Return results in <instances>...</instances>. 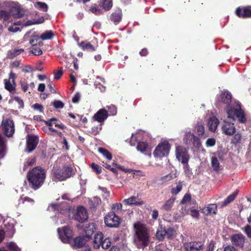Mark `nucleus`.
I'll return each instance as SVG.
<instances>
[{"label":"nucleus","mask_w":251,"mask_h":251,"mask_svg":"<svg viewBox=\"0 0 251 251\" xmlns=\"http://www.w3.org/2000/svg\"><path fill=\"white\" fill-rule=\"evenodd\" d=\"M182 189V184L181 183H179L177 184L176 187L173 188L171 190V192L173 194H176L179 193Z\"/></svg>","instance_id":"49"},{"label":"nucleus","mask_w":251,"mask_h":251,"mask_svg":"<svg viewBox=\"0 0 251 251\" xmlns=\"http://www.w3.org/2000/svg\"><path fill=\"white\" fill-rule=\"evenodd\" d=\"M56 121H57V119L56 118H53L50 119V120H49L48 121H45V123H46V124L47 125H48V126L50 127L53 124H54V122H56Z\"/></svg>","instance_id":"59"},{"label":"nucleus","mask_w":251,"mask_h":251,"mask_svg":"<svg viewBox=\"0 0 251 251\" xmlns=\"http://www.w3.org/2000/svg\"><path fill=\"white\" fill-rule=\"evenodd\" d=\"M136 148L138 151L145 153L149 150V146L146 142H140L138 143Z\"/></svg>","instance_id":"32"},{"label":"nucleus","mask_w":251,"mask_h":251,"mask_svg":"<svg viewBox=\"0 0 251 251\" xmlns=\"http://www.w3.org/2000/svg\"><path fill=\"white\" fill-rule=\"evenodd\" d=\"M191 200V196L189 194H186L181 201V203L184 204L189 202Z\"/></svg>","instance_id":"57"},{"label":"nucleus","mask_w":251,"mask_h":251,"mask_svg":"<svg viewBox=\"0 0 251 251\" xmlns=\"http://www.w3.org/2000/svg\"><path fill=\"white\" fill-rule=\"evenodd\" d=\"M20 83L21 84L22 89L25 91L26 92L27 90L28 85L27 82L25 80H21L20 81Z\"/></svg>","instance_id":"52"},{"label":"nucleus","mask_w":251,"mask_h":251,"mask_svg":"<svg viewBox=\"0 0 251 251\" xmlns=\"http://www.w3.org/2000/svg\"><path fill=\"white\" fill-rule=\"evenodd\" d=\"M86 239L84 237H77L73 240V244L72 246L74 247L81 248L86 244Z\"/></svg>","instance_id":"27"},{"label":"nucleus","mask_w":251,"mask_h":251,"mask_svg":"<svg viewBox=\"0 0 251 251\" xmlns=\"http://www.w3.org/2000/svg\"><path fill=\"white\" fill-rule=\"evenodd\" d=\"M211 165L213 169L218 171L220 169V164L218 158L216 157L212 156L211 158Z\"/></svg>","instance_id":"36"},{"label":"nucleus","mask_w":251,"mask_h":251,"mask_svg":"<svg viewBox=\"0 0 251 251\" xmlns=\"http://www.w3.org/2000/svg\"><path fill=\"white\" fill-rule=\"evenodd\" d=\"M220 100L223 103L226 104L229 103L231 100V95L230 93L227 90L222 91L220 95Z\"/></svg>","instance_id":"28"},{"label":"nucleus","mask_w":251,"mask_h":251,"mask_svg":"<svg viewBox=\"0 0 251 251\" xmlns=\"http://www.w3.org/2000/svg\"><path fill=\"white\" fill-rule=\"evenodd\" d=\"M100 190L101 191L102 197L106 199L109 197V193L107 192L106 189L105 188H102L100 189Z\"/></svg>","instance_id":"58"},{"label":"nucleus","mask_w":251,"mask_h":251,"mask_svg":"<svg viewBox=\"0 0 251 251\" xmlns=\"http://www.w3.org/2000/svg\"><path fill=\"white\" fill-rule=\"evenodd\" d=\"M0 130L6 137H11L13 136L15 132L14 122L9 119L3 120L0 126Z\"/></svg>","instance_id":"7"},{"label":"nucleus","mask_w":251,"mask_h":251,"mask_svg":"<svg viewBox=\"0 0 251 251\" xmlns=\"http://www.w3.org/2000/svg\"><path fill=\"white\" fill-rule=\"evenodd\" d=\"M226 111L228 118L232 120L237 119L240 123H244L246 121L244 112L238 102L227 105Z\"/></svg>","instance_id":"3"},{"label":"nucleus","mask_w":251,"mask_h":251,"mask_svg":"<svg viewBox=\"0 0 251 251\" xmlns=\"http://www.w3.org/2000/svg\"><path fill=\"white\" fill-rule=\"evenodd\" d=\"M219 124V121L215 115L213 114L209 115L207 120V126L210 131L215 132Z\"/></svg>","instance_id":"17"},{"label":"nucleus","mask_w":251,"mask_h":251,"mask_svg":"<svg viewBox=\"0 0 251 251\" xmlns=\"http://www.w3.org/2000/svg\"><path fill=\"white\" fill-rule=\"evenodd\" d=\"M48 208L49 210L53 211L56 209L58 210L59 208V205L57 204L51 203L49 205Z\"/></svg>","instance_id":"63"},{"label":"nucleus","mask_w":251,"mask_h":251,"mask_svg":"<svg viewBox=\"0 0 251 251\" xmlns=\"http://www.w3.org/2000/svg\"><path fill=\"white\" fill-rule=\"evenodd\" d=\"M99 151L108 160H111L112 159V155L111 153L106 150L103 148H100L99 149Z\"/></svg>","instance_id":"38"},{"label":"nucleus","mask_w":251,"mask_h":251,"mask_svg":"<svg viewBox=\"0 0 251 251\" xmlns=\"http://www.w3.org/2000/svg\"><path fill=\"white\" fill-rule=\"evenodd\" d=\"M245 231L248 236L251 238V226H247L245 228Z\"/></svg>","instance_id":"61"},{"label":"nucleus","mask_w":251,"mask_h":251,"mask_svg":"<svg viewBox=\"0 0 251 251\" xmlns=\"http://www.w3.org/2000/svg\"><path fill=\"white\" fill-rule=\"evenodd\" d=\"M111 19L114 22L118 23L121 20V14L120 12L114 13L112 14Z\"/></svg>","instance_id":"40"},{"label":"nucleus","mask_w":251,"mask_h":251,"mask_svg":"<svg viewBox=\"0 0 251 251\" xmlns=\"http://www.w3.org/2000/svg\"><path fill=\"white\" fill-rule=\"evenodd\" d=\"M238 191L236 190L232 194L230 195L223 202L220 203L222 207L226 206L231 202L236 197L238 194Z\"/></svg>","instance_id":"29"},{"label":"nucleus","mask_w":251,"mask_h":251,"mask_svg":"<svg viewBox=\"0 0 251 251\" xmlns=\"http://www.w3.org/2000/svg\"><path fill=\"white\" fill-rule=\"evenodd\" d=\"M171 145L166 140H162L156 147L153 152L155 157L162 158L169 154Z\"/></svg>","instance_id":"6"},{"label":"nucleus","mask_w":251,"mask_h":251,"mask_svg":"<svg viewBox=\"0 0 251 251\" xmlns=\"http://www.w3.org/2000/svg\"><path fill=\"white\" fill-rule=\"evenodd\" d=\"M177 175H178V174L176 172L174 173H173L172 172V173H171L169 174H168L166 176L162 177L161 178V180L163 182H167V181H169L172 180L173 178L176 177Z\"/></svg>","instance_id":"34"},{"label":"nucleus","mask_w":251,"mask_h":251,"mask_svg":"<svg viewBox=\"0 0 251 251\" xmlns=\"http://www.w3.org/2000/svg\"><path fill=\"white\" fill-rule=\"evenodd\" d=\"M166 229L162 227H160L156 233V238L159 240L162 241L164 239V237L166 236Z\"/></svg>","instance_id":"31"},{"label":"nucleus","mask_w":251,"mask_h":251,"mask_svg":"<svg viewBox=\"0 0 251 251\" xmlns=\"http://www.w3.org/2000/svg\"><path fill=\"white\" fill-rule=\"evenodd\" d=\"M59 237L61 241L64 243H70L73 236L72 230L68 226L58 228L57 230Z\"/></svg>","instance_id":"8"},{"label":"nucleus","mask_w":251,"mask_h":251,"mask_svg":"<svg viewBox=\"0 0 251 251\" xmlns=\"http://www.w3.org/2000/svg\"><path fill=\"white\" fill-rule=\"evenodd\" d=\"M216 144V140L214 138H209L207 139L205 144L207 147H211L214 146Z\"/></svg>","instance_id":"46"},{"label":"nucleus","mask_w":251,"mask_h":251,"mask_svg":"<svg viewBox=\"0 0 251 251\" xmlns=\"http://www.w3.org/2000/svg\"><path fill=\"white\" fill-rule=\"evenodd\" d=\"M19 67V69L25 73H29L31 71V68L29 66H19V63L17 62V67Z\"/></svg>","instance_id":"48"},{"label":"nucleus","mask_w":251,"mask_h":251,"mask_svg":"<svg viewBox=\"0 0 251 251\" xmlns=\"http://www.w3.org/2000/svg\"><path fill=\"white\" fill-rule=\"evenodd\" d=\"M90 10L91 12L95 14H99L100 13V11L99 9L96 7L95 6H93L91 7Z\"/></svg>","instance_id":"62"},{"label":"nucleus","mask_w":251,"mask_h":251,"mask_svg":"<svg viewBox=\"0 0 251 251\" xmlns=\"http://www.w3.org/2000/svg\"><path fill=\"white\" fill-rule=\"evenodd\" d=\"M237 16L242 18H248L251 17V7H238L236 10Z\"/></svg>","instance_id":"18"},{"label":"nucleus","mask_w":251,"mask_h":251,"mask_svg":"<svg viewBox=\"0 0 251 251\" xmlns=\"http://www.w3.org/2000/svg\"><path fill=\"white\" fill-rule=\"evenodd\" d=\"M39 142L37 136L34 135H28L26 141V151L30 153L34 151L36 148Z\"/></svg>","instance_id":"13"},{"label":"nucleus","mask_w":251,"mask_h":251,"mask_svg":"<svg viewBox=\"0 0 251 251\" xmlns=\"http://www.w3.org/2000/svg\"><path fill=\"white\" fill-rule=\"evenodd\" d=\"M222 132L227 136H232L235 133L236 127L234 124L224 121L221 127Z\"/></svg>","instance_id":"14"},{"label":"nucleus","mask_w":251,"mask_h":251,"mask_svg":"<svg viewBox=\"0 0 251 251\" xmlns=\"http://www.w3.org/2000/svg\"><path fill=\"white\" fill-rule=\"evenodd\" d=\"M53 179L58 181H63L70 177L72 174V168L70 167H64L62 169L53 168Z\"/></svg>","instance_id":"5"},{"label":"nucleus","mask_w":251,"mask_h":251,"mask_svg":"<svg viewBox=\"0 0 251 251\" xmlns=\"http://www.w3.org/2000/svg\"><path fill=\"white\" fill-rule=\"evenodd\" d=\"M175 198H171L162 205L161 209L165 211H170L172 209L175 202Z\"/></svg>","instance_id":"30"},{"label":"nucleus","mask_w":251,"mask_h":251,"mask_svg":"<svg viewBox=\"0 0 251 251\" xmlns=\"http://www.w3.org/2000/svg\"><path fill=\"white\" fill-rule=\"evenodd\" d=\"M166 236L167 237L168 239L172 238L174 237L176 234L175 230L172 227L168 228L167 229H166Z\"/></svg>","instance_id":"42"},{"label":"nucleus","mask_w":251,"mask_h":251,"mask_svg":"<svg viewBox=\"0 0 251 251\" xmlns=\"http://www.w3.org/2000/svg\"><path fill=\"white\" fill-rule=\"evenodd\" d=\"M122 208V204L121 203H116L112 206V209L115 211L117 212L119 210H121Z\"/></svg>","instance_id":"53"},{"label":"nucleus","mask_w":251,"mask_h":251,"mask_svg":"<svg viewBox=\"0 0 251 251\" xmlns=\"http://www.w3.org/2000/svg\"><path fill=\"white\" fill-rule=\"evenodd\" d=\"M92 169L97 173L100 174L101 173V167L97 164L92 163L91 165Z\"/></svg>","instance_id":"54"},{"label":"nucleus","mask_w":251,"mask_h":251,"mask_svg":"<svg viewBox=\"0 0 251 251\" xmlns=\"http://www.w3.org/2000/svg\"><path fill=\"white\" fill-rule=\"evenodd\" d=\"M34 6L35 8L43 10L45 12L47 11L48 9V6L47 4L46 3L43 2H36L34 3Z\"/></svg>","instance_id":"35"},{"label":"nucleus","mask_w":251,"mask_h":251,"mask_svg":"<svg viewBox=\"0 0 251 251\" xmlns=\"http://www.w3.org/2000/svg\"><path fill=\"white\" fill-rule=\"evenodd\" d=\"M108 116L107 111L104 108H101L94 114L93 119L100 123H103L106 120Z\"/></svg>","instance_id":"15"},{"label":"nucleus","mask_w":251,"mask_h":251,"mask_svg":"<svg viewBox=\"0 0 251 251\" xmlns=\"http://www.w3.org/2000/svg\"><path fill=\"white\" fill-rule=\"evenodd\" d=\"M15 74L11 72L9 74V77L8 79H4V85L5 88L8 90L9 92H11L12 91H14L15 89L14 86L15 85Z\"/></svg>","instance_id":"19"},{"label":"nucleus","mask_w":251,"mask_h":251,"mask_svg":"<svg viewBox=\"0 0 251 251\" xmlns=\"http://www.w3.org/2000/svg\"><path fill=\"white\" fill-rule=\"evenodd\" d=\"M101 202V200L98 197H94L91 200V206L93 207H95L98 205Z\"/></svg>","instance_id":"47"},{"label":"nucleus","mask_w":251,"mask_h":251,"mask_svg":"<svg viewBox=\"0 0 251 251\" xmlns=\"http://www.w3.org/2000/svg\"><path fill=\"white\" fill-rule=\"evenodd\" d=\"M80 95L79 93H76L74 97L73 98L72 101L74 103H76L78 102L80 99Z\"/></svg>","instance_id":"64"},{"label":"nucleus","mask_w":251,"mask_h":251,"mask_svg":"<svg viewBox=\"0 0 251 251\" xmlns=\"http://www.w3.org/2000/svg\"><path fill=\"white\" fill-rule=\"evenodd\" d=\"M135 232V242L141 246L147 245L149 240V234L146 226L140 222L134 225Z\"/></svg>","instance_id":"2"},{"label":"nucleus","mask_w":251,"mask_h":251,"mask_svg":"<svg viewBox=\"0 0 251 251\" xmlns=\"http://www.w3.org/2000/svg\"><path fill=\"white\" fill-rule=\"evenodd\" d=\"M75 218L79 222H83L87 219V212L83 206H79L77 208Z\"/></svg>","instance_id":"16"},{"label":"nucleus","mask_w":251,"mask_h":251,"mask_svg":"<svg viewBox=\"0 0 251 251\" xmlns=\"http://www.w3.org/2000/svg\"><path fill=\"white\" fill-rule=\"evenodd\" d=\"M103 239V234L101 232L97 233L95 235L93 240V246L95 249H99L101 246Z\"/></svg>","instance_id":"26"},{"label":"nucleus","mask_w":251,"mask_h":251,"mask_svg":"<svg viewBox=\"0 0 251 251\" xmlns=\"http://www.w3.org/2000/svg\"><path fill=\"white\" fill-rule=\"evenodd\" d=\"M176 154L177 159L182 164L187 163L189 160V155L186 149L182 146H176Z\"/></svg>","instance_id":"10"},{"label":"nucleus","mask_w":251,"mask_h":251,"mask_svg":"<svg viewBox=\"0 0 251 251\" xmlns=\"http://www.w3.org/2000/svg\"><path fill=\"white\" fill-rule=\"evenodd\" d=\"M117 168L120 169V170H121L122 171H123V172H124L125 173H131L133 174L134 175L135 174V173L140 172V171H137V170H132V169H126L125 168H124V167L120 166V165H117Z\"/></svg>","instance_id":"44"},{"label":"nucleus","mask_w":251,"mask_h":251,"mask_svg":"<svg viewBox=\"0 0 251 251\" xmlns=\"http://www.w3.org/2000/svg\"><path fill=\"white\" fill-rule=\"evenodd\" d=\"M46 177V171L42 168H33L28 173V179L34 189L40 187L44 183Z\"/></svg>","instance_id":"1"},{"label":"nucleus","mask_w":251,"mask_h":251,"mask_svg":"<svg viewBox=\"0 0 251 251\" xmlns=\"http://www.w3.org/2000/svg\"><path fill=\"white\" fill-rule=\"evenodd\" d=\"M231 241L233 245L239 247H243L244 244V237L241 234L233 235L231 238Z\"/></svg>","instance_id":"22"},{"label":"nucleus","mask_w":251,"mask_h":251,"mask_svg":"<svg viewBox=\"0 0 251 251\" xmlns=\"http://www.w3.org/2000/svg\"><path fill=\"white\" fill-rule=\"evenodd\" d=\"M231 140V143L235 145H242L244 143L246 138L241 132H235Z\"/></svg>","instance_id":"20"},{"label":"nucleus","mask_w":251,"mask_h":251,"mask_svg":"<svg viewBox=\"0 0 251 251\" xmlns=\"http://www.w3.org/2000/svg\"><path fill=\"white\" fill-rule=\"evenodd\" d=\"M111 244V241L108 238H106L104 240L103 239L101 247L103 249L108 248Z\"/></svg>","instance_id":"43"},{"label":"nucleus","mask_w":251,"mask_h":251,"mask_svg":"<svg viewBox=\"0 0 251 251\" xmlns=\"http://www.w3.org/2000/svg\"><path fill=\"white\" fill-rule=\"evenodd\" d=\"M120 220V218L114 212H111L105 217L104 223L107 226L116 227L119 225Z\"/></svg>","instance_id":"9"},{"label":"nucleus","mask_w":251,"mask_h":251,"mask_svg":"<svg viewBox=\"0 0 251 251\" xmlns=\"http://www.w3.org/2000/svg\"><path fill=\"white\" fill-rule=\"evenodd\" d=\"M32 107L35 110L38 111L41 113H43V107L41 104L35 103L32 106Z\"/></svg>","instance_id":"51"},{"label":"nucleus","mask_w":251,"mask_h":251,"mask_svg":"<svg viewBox=\"0 0 251 251\" xmlns=\"http://www.w3.org/2000/svg\"><path fill=\"white\" fill-rule=\"evenodd\" d=\"M35 161L36 159L35 158L28 159L25 164V166H32L35 163Z\"/></svg>","instance_id":"56"},{"label":"nucleus","mask_w":251,"mask_h":251,"mask_svg":"<svg viewBox=\"0 0 251 251\" xmlns=\"http://www.w3.org/2000/svg\"><path fill=\"white\" fill-rule=\"evenodd\" d=\"M63 75V71L61 69L59 70L54 74V78L55 79H59Z\"/></svg>","instance_id":"60"},{"label":"nucleus","mask_w":251,"mask_h":251,"mask_svg":"<svg viewBox=\"0 0 251 251\" xmlns=\"http://www.w3.org/2000/svg\"><path fill=\"white\" fill-rule=\"evenodd\" d=\"M217 205L215 204H209L201 209V212L206 215H215L217 211Z\"/></svg>","instance_id":"23"},{"label":"nucleus","mask_w":251,"mask_h":251,"mask_svg":"<svg viewBox=\"0 0 251 251\" xmlns=\"http://www.w3.org/2000/svg\"><path fill=\"white\" fill-rule=\"evenodd\" d=\"M108 113L110 116H115L117 114V108L115 106L113 105L107 106Z\"/></svg>","instance_id":"39"},{"label":"nucleus","mask_w":251,"mask_h":251,"mask_svg":"<svg viewBox=\"0 0 251 251\" xmlns=\"http://www.w3.org/2000/svg\"><path fill=\"white\" fill-rule=\"evenodd\" d=\"M39 39V36H34L32 39H30V43L32 45L31 52L35 55H39L42 54L43 51L40 47L43 46V43L41 41L38 42Z\"/></svg>","instance_id":"12"},{"label":"nucleus","mask_w":251,"mask_h":251,"mask_svg":"<svg viewBox=\"0 0 251 251\" xmlns=\"http://www.w3.org/2000/svg\"><path fill=\"white\" fill-rule=\"evenodd\" d=\"M190 215L192 217L198 219L199 217V212L196 209H191L190 210Z\"/></svg>","instance_id":"55"},{"label":"nucleus","mask_w":251,"mask_h":251,"mask_svg":"<svg viewBox=\"0 0 251 251\" xmlns=\"http://www.w3.org/2000/svg\"><path fill=\"white\" fill-rule=\"evenodd\" d=\"M78 45L82 49V50L88 51H94L96 50L97 47V45L94 46L90 43L87 41L81 42V43H78Z\"/></svg>","instance_id":"25"},{"label":"nucleus","mask_w":251,"mask_h":251,"mask_svg":"<svg viewBox=\"0 0 251 251\" xmlns=\"http://www.w3.org/2000/svg\"><path fill=\"white\" fill-rule=\"evenodd\" d=\"M101 6L105 10H109L112 6V0H103Z\"/></svg>","instance_id":"37"},{"label":"nucleus","mask_w":251,"mask_h":251,"mask_svg":"<svg viewBox=\"0 0 251 251\" xmlns=\"http://www.w3.org/2000/svg\"><path fill=\"white\" fill-rule=\"evenodd\" d=\"M52 105L55 108H62L64 107V103L60 100H54Z\"/></svg>","instance_id":"50"},{"label":"nucleus","mask_w":251,"mask_h":251,"mask_svg":"<svg viewBox=\"0 0 251 251\" xmlns=\"http://www.w3.org/2000/svg\"><path fill=\"white\" fill-rule=\"evenodd\" d=\"M53 33L51 30H47L43 33L39 37V39L43 40H50L53 37Z\"/></svg>","instance_id":"33"},{"label":"nucleus","mask_w":251,"mask_h":251,"mask_svg":"<svg viewBox=\"0 0 251 251\" xmlns=\"http://www.w3.org/2000/svg\"><path fill=\"white\" fill-rule=\"evenodd\" d=\"M203 244L201 242H192L185 243L184 247L187 251H198L201 250Z\"/></svg>","instance_id":"21"},{"label":"nucleus","mask_w":251,"mask_h":251,"mask_svg":"<svg viewBox=\"0 0 251 251\" xmlns=\"http://www.w3.org/2000/svg\"><path fill=\"white\" fill-rule=\"evenodd\" d=\"M25 14V11L21 5L17 3V18L22 17Z\"/></svg>","instance_id":"45"},{"label":"nucleus","mask_w":251,"mask_h":251,"mask_svg":"<svg viewBox=\"0 0 251 251\" xmlns=\"http://www.w3.org/2000/svg\"><path fill=\"white\" fill-rule=\"evenodd\" d=\"M123 203L126 205H141L144 204V202L139 201L138 198L136 196H132L128 199H125L123 201Z\"/></svg>","instance_id":"24"},{"label":"nucleus","mask_w":251,"mask_h":251,"mask_svg":"<svg viewBox=\"0 0 251 251\" xmlns=\"http://www.w3.org/2000/svg\"><path fill=\"white\" fill-rule=\"evenodd\" d=\"M197 133L200 136H203L204 133V128L202 125L198 124L196 126Z\"/></svg>","instance_id":"41"},{"label":"nucleus","mask_w":251,"mask_h":251,"mask_svg":"<svg viewBox=\"0 0 251 251\" xmlns=\"http://www.w3.org/2000/svg\"><path fill=\"white\" fill-rule=\"evenodd\" d=\"M5 9L0 10V20L4 21L10 20L11 16L16 18V3L13 1L4 2Z\"/></svg>","instance_id":"4"},{"label":"nucleus","mask_w":251,"mask_h":251,"mask_svg":"<svg viewBox=\"0 0 251 251\" xmlns=\"http://www.w3.org/2000/svg\"><path fill=\"white\" fill-rule=\"evenodd\" d=\"M183 140L185 144L188 145L192 144L198 149L201 146L200 140L191 132H186L185 133Z\"/></svg>","instance_id":"11"}]
</instances>
